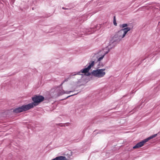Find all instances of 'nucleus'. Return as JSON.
Returning a JSON list of instances; mask_svg holds the SVG:
<instances>
[{
  "instance_id": "nucleus-33",
  "label": "nucleus",
  "mask_w": 160,
  "mask_h": 160,
  "mask_svg": "<svg viewBox=\"0 0 160 160\" xmlns=\"http://www.w3.org/2000/svg\"><path fill=\"white\" fill-rule=\"evenodd\" d=\"M52 160H58L57 157L52 159Z\"/></svg>"
},
{
  "instance_id": "nucleus-1",
  "label": "nucleus",
  "mask_w": 160,
  "mask_h": 160,
  "mask_svg": "<svg viewBox=\"0 0 160 160\" xmlns=\"http://www.w3.org/2000/svg\"><path fill=\"white\" fill-rule=\"evenodd\" d=\"M129 31H118L110 39V44H116L124 38Z\"/></svg>"
},
{
  "instance_id": "nucleus-17",
  "label": "nucleus",
  "mask_w": 160,
  "mask_h": 160,
  "mask_svg": "<svg viewBox=\"0 0 160 160\" xmlns=\"http://www.w3.org/2000/svg\"><path fill=\"white\" fill-rule=\"evenodd\" d=\"M98 62V63L97 66L98 69L102 67L103 66V64L102 62Z\"/></svg>"
},
{
  "instance_id": "nucleus-24",
  "label": "nucleus",
  "mask_w": 160,
  "mask_h": 160,
  "mask_svg": "<svg viewBox=\"0 0 160 160\" xmlns=\"http://www.w3.org/2000/svg\"><path fill=\"white\" fill-rule=\"evenodd\" d=\"M140 107V106H137V107L135 108H134L133 109L132 112H135L137 111L139 108Z\"/></svg>"
},
{
  "instance_id": "nucleus-23",
  "label": "nucleus",
  "mask_w": 160,
  "mask_h": 160,
  "mask_svg": "<svg viewBox=\"0 0 160 160\" xmlns=\"http://www.w3.org/2000/svg\"><path fill=\"white\" fill-rule=\"evenodd\" d=\"M128 27H131V28H132V30L133 29V27H134V26H133V24L131 23H129L128 24Z\"/></svg>"
},
{
  "instance_id": "nucleus-32",
  "label": "nucleus",
  "mask_w": 160,
  "mask_h": 160,
  "mask_svg": "<svg viewBox=\"0 0 160 160\" xmlns=\"http://www.w3.org/2000/svg\"><path fill=\"white\" fill-rule=\"evenodd\" d=\"M108 52L109 51H106L103 54H105V55L106 54H107Z\"/></svg>"
},
{
  "instance_id": "nucleus-14",
  "label": "nucleus",
  "mask_w": 160,
  "mask_h": 160,
  "mask_svg": "<svg viewBox=\"0 0 160 160\" xmlns=\"http://www.w3.org/2000/svg\"><path fill=\"white\" fill-rule=\"evenodd\" d=\"M63 29L62 27L60 25H57L55 27H53L52 28V29L59 30H60Z\"/></svg>"
},
{
  "instance_id": "nucleus-28",
  "label": "nucleus",
  "mask_w": 160,
  "mask_h": 160,
  "mask_svg": "<svg viewBox=\"0 0 160 160\" xmlns=\"http://www.w3.org/2000/svg\"><path fill=\"white\" fill-rule=\"evenodd\" d=\"M93 72V70L91 72H88L87 73V75L88 76H89L91 75L93 76V74L92 73V72Z\"/></svg>"
},
{
  "instance_id": "nucleus-38",
  "label": "nucleus",
  "mask_w": 160,
  "mask_h": 160,
  "mask_svg": "<svg viewBox=\"0 0 160 160\" xmlns=\"http://www.w3.org/2000/svg\"><path fill=\"white\" fill-rule=\"evenodd\" d=\"M124 102H125L126 103V102H127V101H124Z\"/></svg>"
},
{
  "instance_id": "nucleus-35",
  "label": "nucleus",
  "mask_w": 160,
  "mask_h": 160,
  "mask_svg": "<svg viewBox=\"0 0 160 160\" xmlns=\"http://www.w3.org/2000/svg\"><path fill=\"white\" fill-rule=\"evenodd\" d=\"M15 0H12L11 1L12 2V3H13L15 2Z\"/></svg>"
},
{
  "instance_id": "nucleus-15",
  "label": "nucleus",
  "mask_w": 160,
  "mask_h": 160,
  "mask_svg": "<svg viewBox=\"0 0 160 160\" xmlns=\"http://www.w3.org/2000/svg\"><path fill=\"white\" fill-rule=\"evenodd\" d=\"M58 160H67L66 157L64 156L57 157Z\"/></svg>"
},
{
  "instance_id": "nucleus-30",
  "label": "nucleus",
  "mask_w": 160,
  "mask_h": 160,
  "mask_svg": "<svg viewBox=\"0 0 160 160\" xmlns=\"http://www.w3.org/2000/svg\"><path fill=\"white\" fill-rule=\"evenodd\" d=\"M96 131H94V132H95V133H97V132H96ZM103 132V131L102 130H99V132H97V133H101V132Z\"/></svg>"
},
{
  "instance_id": "nucleus-12",
  "label": "nucleus",
  "mask_w": 160,
  "mask_h": 160,
  "mask_svg": "<svg viewBox=\"0 0 160 160\" xmlns=\"http://www.w3.org/2000/svg\"><path fill=\"white\" fill-rule=\"evenodd\" d=\"M104 23L102 24H97L94 26L93 28L94 29H96L97 30H98L100 29V28H101L102 26H103Z\"/></svg>"
},
{
  "instance_id": "nucleus-26",
  "label": "nucleus",
  "mask_w": 160,
  "mask_h": 160,
  "mask_svg": "<svg viewBox=\"0 0 160 160\" xmlns=\"http://www.w3.org/2000/svg\"><path fill=\"white\" fill-rule=\"evenodd\" d=\"M9 155V156L8 157L6 160H13V159L12 158V155L11 154H10Z\"/></svg>"
},
{
  "instance_id": "nucleus-2",
  "label": "nucleus",
  "mask_w": 160,
  "mask_h": 160,
  "mask_svg": "<svg viewBox=\"0 0 160 160\" xmlns=\"http://www.w3.org/2000/svg\"><path fill=\"white\" fill-rule=\"evenodd\" d=\"M44 97L42 95H35L32 97V99L33 102L28 104L30 109L33 108L34 106L38 105L40 103L44 100Z\"/></svg>"
},
{
  "instance_id": "nucleus-6",
  "label": "nucleus",
  "mask_w": 160,
  "mask_h": 160,
  "mask_svg": "<svg viewBox=\"0 0 160 160\" xmlns=\"http://www.w3.org/2000/svg\"><path fill=\"white\" fill-rule=\"evenodd\" d=\"M105 70V68L97 69L96 70H93L92 73L93 74V76L95 77L98 78H101L105 75L106 73L104 71Z\"/></svg>"
},
{
  "instance_id": "nucleus-37",
  "label": "nucleus",
  "mask_w": 160,
  "mask_h": 160,
  "mask_svg": "<svg viewBox=\"0 0 160 160\" xmlns=\"http://www.w3.org/2000/svg\"><path fill=\"white\" fill-rule=\"evenodd\" d=\"M115 92V90L114 89V91H113V92Z\"/></svg>"
},
{
  "instance_id": "nucleus-8",
  "label": "nucleus",
  "mask_w": 160,
  "mask_h": 160,
  "mask_svg": "<svg viewBox=\"0 0 160 160\" xmlns=\"http://www.w3.org/2000/svg\"><path fill=\"white\" fill-rule=\"evenodd\" d=\"M146 142L144 139L142 141L138 143L135 145L133 147V149H135L140 148L143 146L145 143Z\"/></svg>"
},
{
  "instance_id": "nucleus-36",
  "label": "nucleus",
  "mask_w": 160,
  "mask_h": 160,
  "mask_svg": "<svg viewBox=\"0 0 160 160\" xmlns=\"http://www.w3.org/2000/svg\"><path fill=\"white\" fill-rule=\"evenodd\" d=\"M128 95H126L124 96V97H126L128 96Z\"/></svg>"
},
{
  "instance_id": "nucleus-13",
  "label": "nucleus",
  "mask_w": 160,
  "mask_h": 160,
  "mask_svg": "<svg viewBox=\"0 0 160 160\" xmlns=\"http://www.w3.org/2000/svg\"><path fill=\"white\" fill-rule=\"evenodd\" d=\"M105 54H103L102 55H101V56L99 58H98V57L97 56V60L96 61L95 60L94 61H95V62L94 63V64L97 63V62H100L101 60L103 58Z\"/></svg>"
},
{
  "instance_id": "nucleus-3",
  "label": "nucleus",
  "mask_w": 160,
  "mask_h": 160,
  "mask_svg": "<svg viewBox=\"0 0 160 160\" xmlns=\"http://www.w3.org/2000/svg\"><path fill=\"white\" fill-rule=\"evenodd\" d=\"M160 52V45L159 46V47L155 51H153L152 52L147 53L145 55V58L143 59H141L140 60L138 66L142 63V62H145L147 61H149L152 60L154 56L157 54V52Z\"/></svg>"
},
{
  "instance_id": "nucleus-4",
  "label": "nucleus",
  "mask_w": 160,
  "mask_h": 160,
  "mask_svg": "<svg viewBox=\"0 0 160 160\" xmlns=\"http://www.w3.org/2000/svg\"><path fill=\"white\" fill-rule=\"evenodd\" d=\"M95 61H92L90 62L88 64L89 65L87 67L81 69L80 71L73 72L70 75V76L75 75H83L82 74H81V73H85L88 72L91 68V67H93L95 63Z\"/></svg>"
},
{
  "instance_id": "nucleus-10",
  "label": "nucleus",
  "mask_w": 160,
  "mask_h": 160,
  "mask_svg": "<svg viewBox=\"0 0 160 160\" xmlns=\"http://www.w3.org/2000/svg\"><path fill=\"white\" fill-rule=\"evenodd\" d=\"M157 135V134H154L150 136L148 138L144 139L145 141L146 142H148L149 140L155 137Z\"/></svg>"
},
{
  "instance_id": "nucleus-27",
  "label": "nucleus",
  "mask_w": 160,
  "mask_h": 160,
  "mask_svg": "<svg viewBox=\"0 0 160 160\" xmlns=\"http://www.w3.org/2000/svg\"><path fill=\"white\" fill-rule=\"evenodd\" d=\"M141 82V80L140 81H138V82L137 83L135 84V86H134L135 88H137L140 85V82Z\"/></svg>"
},
{
  "instance_id": "nucleus-22",
  "label": "nucleus",
  "mask_w": 160,
  "mask_h": 160,
  "mask_svg": "<svg viewBox=\"0 0 160 160\" xmlns=\"http://www.w3.org/2000/svg\"><path fill=\"white\" fill-rule=\"evenodd\" d=\"M132 30V28L131 27H128V26L126 27V28L121 29L120 30Z\"/></svg>"
},
{
  "instance_id": "nucleus-7",
  "label": "nucleus",
  "mask_w": 160,
  "mask_h": 160,
  "mask_svg": "<svg viewBox=\"0 0 160 160\" xmlns=\"http://www.w3.org/2000/svg\"><path fill=\"white\" fill-rule=\"evenodd\" d=\"M70 79V78H65L64 81L62 82L60 86L57 87L54 90V92L57 93V94L58 96H60L64 94L65 92L64 91L62 92L61 91V90H62V88H61V86L65 82L68 81L69 79Z\"/></svg>"
},
{
  "instance_id": "nucleus-5",
  "label": "nucleus",
  "mask_w": 160,
  "mask_h": 160,
  "mask_svg": "<svg viewBox=\"0 0 160 160\" xmlns=\"http://www.w3.org/2000/svg\"><path fill=\"white\" fill-rule=\"evenodd\" d=\"M30 109L28 104L23 105L21 106L15 108L13 109V112L14 113H18L26 111Z\"/></svg>"
},
{
  "instance_id": "nucleus-19",
  "label": "nucleus",
  "mask_w": 160,
  "mask_h": 160,
  "mask_svg": "<svg viewBox=\"0 0 160 160\" xmlns=\"http://www.w3.org/2000/svg\"><path fill=\"white\" fill-rule=\"evenodd\" d=\"M128 24L127 23H124L120 25V27L121 28H124L126 27H128Z\"/></svg>"
},
{
  "instance_id": "nucleus-39",
  "label": "nucleus",
  "mask_w": 160,
  "mask_h": 160,
  "mask_svg": "<svg viewBox=\"0 0 160 160\" xmlns=\"http://www.w3.org/2000/svg\"><path fill=\"white\" fill-rule=\"evenodd\" d=\"M32 10H33V8H32Z\"/></svg>"
},
{
  "instance_id": "nucleus-16",
  "label": "nucleus",
  "mask_w": 160,
  "mask_h": 160,
  "mask_svg": "<svg viewBox=\"0 0 160 160\" xmlns=\"http://www.w3.org/2000/svg\"><path fill=\"white\" fill-rule=\"evenodd\" d=\"M159 88L158 87H157L156 88H155L154 89V92H155V93L152 96V97H156L158 94H157V93L158 91Z\"/></svg>"
},
{
  "instance_id": "nucleus-9",
  "label": "nucleus",
  "mask_w": 160,
  "mask_h": 160,
  "mask_svg": "<svg viewBox=\"0 0 160 160\" xmlns=\"http://www.w3.org/2000/svg\"><path fill=\"white\" fill-rule=\"evenodd\" d=\"M155 77V74H154L152 75L150 77L148 78H147L145 79L143 81H142V82L143 83H144L145 82H147V81L149 80H153L154 79Z\"/></svg>"
},
{
  "instance_id": "nucleus-20",
  "label": "nucleus",
  "mask_w": 160,
  "mask_h": 160,
  "mask_svg": "<svg viewBox=\"0 0 160 160\" xmlns=\"http://www.w3.org/2000/svg\"><path fill=\"white\" fill-rule=\"evenodd\" d=\"M123 102H122V101L120 102V103L119 104H118L116 106V107L114 108V109H116L117 108H118L120 106V105L122 104L123 103Z\"/></svg>"
},
{
  "instance_id": "nucleus-29",
  "label": "nucleus",
  "mask_w": 160,
  "mask_h": 160,
  "mask_svg": "<svg viewBox=\"0 0 160 160\" xmlns=\"http://www.w3.org/2000/svg\"><path fill=\"white\" fill-rule=\"evenodd\" d=\"M157 27V29H158V30H160V22H158Z\"/></svg>"
},
{
  "instance_id": "nucleus-25",
  "label": "nucleus",
  "mask_w": 160,
  "mask_h": 160,
  "mask_svg": "<svg viewBox=\"0 0 160 160\" xmlns=\"http://www.w3.org/2000/svg\"><path fill=\"white\" fill-rule=\"evenodd\" d=\"M62 8L63 9H64V10H68V12H70L71 11V8H64V7H62Z\"/></svg>"
},
{
  "instance_id": "nucleus-11",
  "label": "nucleus",
  "mask_w": 160,
  "mask_h": 160,
  "mask_svg": "<svg viewBox=\"0 0 160 160\" xmlns=\"http://www.w3.org/2000/svg\"><path fill=\"white\" fill-rule=\"evenodd\" d=\"M85 131V129H84L82 131V133L80 135V137H79V138H78V139H77V140H78L77 141V142H78V141H80L82 139L84 136Z\"/></svg>"
},
{
  "instance_id": "nucleus-31",
  "label": "nucleus",
  "mask_w": 160,
  "mask_h": 160,
  "mask_svg": "<svg viewBox=\"0 0 160 160\" xmlns=\"http://www.w3.org/2000/svg\"><path fill=\"white\" fill-rule=\"evenodd\" d=\"M77 94V93H76V94H73V95H70V96H68L67 98H68V97H70L72 96H74V95H76Z\"/></svg>"
},
{
  "instance_id": "nucleus-21",
  "label": "nucleus",
  "mask_w": 160,
  "mask_h": 160,
  "mask_svg": "<svg viewBox=\"0 0 160 160\" xmlns=\"http://www.w3.org/2000/svg\"><path fill=\"white\" fill-rule=\"evenodd\" d=\"M113 24L115 26H117V23L116 21V18L115 16H114L113 17Z\"/></svg>"
},
{
  "instance_id": "nucleus-18",
  "label": "nucleus",
  "mask_w": 160,
  "mask_h": 160,
  "mask_svg": "<svg viewBox=\"0 0 160 160\" xmlns=\"http://www.w3.org/2000/svg\"><path fill=\"white\" fill-rule=\"evenodd\" d=\"M57 126H59L61 127H65L67 126V123H59L58 124H56Z\"/></svg>"
},
{
  "instance_id": "nucleus-34",
  "label": "nucleus",
  "mask_w": 160,
  "mask_h": 160,
  "mask_svg": "<svg viewBox=\"0 0 160 160\" xmlns=\"http://www.w3.org/2000/svg\"><path fill=\"white\" fill-rule=\"evenodd\" d=\"M67 93H69L70 92H72V91H67Z\"/></svg>"
}]
</instances>
